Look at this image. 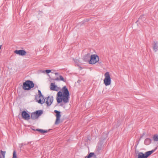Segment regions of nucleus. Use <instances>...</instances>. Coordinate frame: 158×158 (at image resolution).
<instances>
[{
    "mask_svg": "<svg viewBox=\"0 0 158 158\" xmlns=\"http://www.w3.org/2000/svg\"><path fill=\"white\" fill-rule=\"evenodd\" d=\"M50 88L51 90L58 91L60 89L53 83H51ZM69 98V93L66 86H64L57 94L56 100L59 103L63 102L64 103H68Z\"/></svg>",
    "mask_w": 158,
    "mask_h": 158,
    "instance_id": "nucleus-1",
    "label": "nucleus"
},
{
    "mask_svg": "<svg viewBox=\"0 0 158 158\" xmlns=\"http://www.w3.org/2000/svg\"><path fill=\"white\" fill-rule=\"evenodd\" d=\"M105 78L103 80L104 84L106 86H108L111 84V79L110 75L108 72L104 74Z\"/></svg>",
    "mask_w": 158,
    "mask_h": 158,
    "instance_id": "nucleus-2",
    "label": "nucleus"
},
{
    "mask_svg": "<svg viewBox=\"0 0 158 158\" xmlns=\"http://www.w3.org/2000/svg\"><path fill=\"white\" fill-rule=\"evenodd\" d=\"M34 86V84L32 81H27L23 84V88L24 90H29Z\"/></svg>",
    "mask_w": 158,
    "mask_h": 158,
    "instance_id": "nucleus-3",
    "label": "nucleus"
},
{
    "mask_svg": "<svg viewBox=\"0 0 158 158\" xmlns=\"http://www.w3.org/2000/svg\"><path fill=\"white\" fill-rule=\"evenodd\" d=\"M99 60V57L96 54L92 55L89 63V64H94L98 62Z\"/></svg>",
    "mask_w": 158,
    "mask_h": 158,
    "instance_id": "nucleus-4",
    "label": "nucleus"
},
{
    "mask_svg": "<svg viewBox=\"0 0 158 158\" xmlns=\"http://www.w3.org/2000/svg\"><path fill=\"white\" fill-rule=\"evenodd\" d=\"M154 150H152L147 152L143 154L142 152H139L138 153V158H147L149 156L151 155L154 152Z\"/></svg>",
    "mask_w": 158,
    "mask_h": 158,
    "instance_id": "nucleus-5",
    "label": "nucleus"
},
{
    "mask_svg": "<svg viewBox=\"0 0 158 158\" xmlns=\"http://www.w3.org/2000/svg\"><path fill=\"white\" fill-rule=\"evenodd\" d=\"M54 112L56 113V117L55 124H58L60 123V113L57 110H55Z\"/></svg>",
    "mask_w": 158,
    "mask_h": 158,
    "instance_id": "nucleus-6",
    "label": "nucleus"
},
{
    "mask_svg": "<svg viewBox=\"0 0 158 158\" xmlns=\"http://www.w3.org/2000/svg\"><path fill=\"white\" fill-rule=\"evenodd\" d=\"M21 115L22 118L25 120H29L30 118L29 114L25 111H23L22 112Z\"/></svg>",
    "mask_w": 158,
    "mask_h": 158,
    "instance_id": "nucleus-7",
    "label": "nucleus"
},
{
    "mask_svg": "<svg viewBox=\"0 0 158 158\" xmlns=\"http://www.w3.org/2000/svg\"><path fill=\"white\" fill-rule=\"evenodd\" d=\"M36 99L37 102L38 103L41 104H43L45 101L42 95H40V96L36 97Z\"/></svg>",
    "mask_w": 158,
    "mask_h": 158,
    "instance_id": "nucleus-8",
    "label": "nucleus"
},
{
    "mask_svg": "<svg viewBox=\"0 0 158 158\" xmlns=\"http://www.w3.org/2000/svg\"><path fill=\"white\" fill-rule=\"evenodd\" d=\"M53 101V96H48L46 99V103L48 106H50L52 103Z\"/></svg>",
    "mask_w": 158,
    "mask_h": 158,
    "instance_id": "nucleus-9",
    "label": "nucleus"
},
{
    "mask_svg": "<svg viewBox=\"0 0 158 158\" xmlns=\"http://www.w3.org/2000/svg\"><path fill=\"white\" fill-rule=\"evenodd\" d=\"M14 53L22 56H24L27 53L24 50H16L14 51Z\"/></svg>",
    "mask_w": 158,
    "mask_h": 158,
    "instance_id": "nucleus-10",
    "label": "nucleus"
},
{
    "mask_svg": "<svg viewBox=\"0 0 158 158\" xmlns=\"http://www.w3.org/2000/svg\"><path fill=\"white\" fill-rule=\"evenodd\" d=\"M153 48L155 52H156L158 50V42H155L153 44Z\"/></svg>",
    "mask_w": 158,
    "mask_h": 158,
    "instance_id": "nucleus-11",
    "label": "nucleus"
},
{
    "mask_svg": "<svg viewBox=\"0 0 158 158\" xmlns=\"http://www.w3.org/2000/svg\"><path fill=\"white\" fill-rule=\"evenodd\" d=\"M38 118V117L36 114H35V112H34L32 113L31 114V118L32 119H35Z\"/></svg>",
    "mask_w": 158,
    "mask_h": 158,
    "instance_id": "nucleus-12",
    "label": "nucleus"
},
{
    "mask_svg": "<svg viewBox=\"0 0 158 158\" xmlns=\"http://www.w3.org/2000/svg\"><path fill=\"white\" fill-rule=\"evenodd\" d=\"M35 114H36L37 116L39 117L41 115L43 114V111L41 110H38L35 112Z\"/></svg>",
    "mask_w": 158,
    "mask_h": 158,
    "instance_id": "nucleus-13",
    "label": "nucleus"
},
{
    "mask_svg": "<svg viewBox=\"0 0 158 158\" xmlns=\"http://www.w3.org/2000/svg\"><path fill=\"white\" fill-rule=\"evenodd\" d=\"M6 152L1 150L0 151V158H5Z\"/></svg>",
    "mask_w": 158,
    "mask_h": 158,
    "instance_id": "nucleus-14",
    "label": "nucleus"
},
{
    "mask_svg": "<svg viewBox=\"0 0 158 158\" xmlns=\"http://www.w3.org/2000/svg\"><path fill=\"white\" fill-rule=\"evenodd\" d=\"M36 130L37 131H38L40 132L41 133H46V132H47V131H48L47 130H43L42 129H36Z\"/></svg>",
    "mask_w": 158,
    "mask_h": 158,
    "instance_id": "nucleus-15",
    "label": "nucleus"
},
{
    "mask_svg": "<svg viewBox=\"0 0 158 158\" xmlns=\"http://www.w3.org/2000/svg\"><path fill=\"white\" fill-rule=\"evenodd\" d=\"M151 142V140L150 139H146L144 141L146 145H148Z\"/></svg>",
    "mask_w": 158,
    "mask_h": 158,
    "instance_id": "nucleus-16",
    "label": "nucleus"
},
{
    "mask_svg": "<svg viewBox=\"0 0 158 158\" xmlns=\"http://www.w3.org/2000/svg\"><path fill=\"white\" fill-rule=\"evenodd\" d=\"M93 156L95 157V156L94 153L91 152L89 154L88 156H87V157L88 158H90Z\"/></svg>",
    "mask_w": 158,
    "mask_h": 158,
    "instance_id": "nucleus-17",
    "label": "nucleus"
},
{
    "mask_svg": "<svg viewBox=\"0 0 158 158\" xmlns=\"http://www.w3.org/2000/svg\"><path fill=\"white\" fill-rule=\"evenodd\" d=\"M12 158H17V153L15 150L13 152Z\"/></svg>",
    "mask_w": 158,
    "mask_h": 158,
    "instance_id": "nucleus-18",
    "label": "nucleus"
},
{
    "mask_svg": "<svg viewBox=\"0 0 158 158\" xmlns=\"http://www.w3.org/2000/svg\"><path fill=\"white\" fill-rule=\"evenodd\" d=\"M52 70H50V69H47L45 71H43L42 72V73H44L45 72L47 73L48 74L51 72Z\"/></svg>",
    "mask_w": 158,
    "mask_h": 158,
    "instance_id": "nucleus-19",
    "label": "nucleus"
},
{
    "mask_svg": "<svg viewBox=\"0 0 158 158\" xmlns=\"http://www.w3.org/2000/svg\"><path fill=\"white\" fill-rule=\"evenodd\" d=\"M155 141H158V135H154L153 137Z\"/></svg>",
    "mask_w": 158,
    "mask_h": 158,
    "instance_id": "nucleus-20",
    "label": "nucleus"
},
{
    "mask_svg": "<svg viewBox=\"0 0 158 158\" xmlns=\"http://www.w3.org/2000/svg\"><path fill=\"white\" fill-rule=\"evenodd\" d=\"M59 79H60V80L61 81H63L64 82L65 81L64 78H63V77L61 76H60V77H59Z\"/></svg>",
    "mask_w": 158,
    "mask_h": 158,
    "instance_id": "nucleus-21",
    "label": "nucleus"
},
{
    "mask_svg": "<svg viewBox=\"0 0 158 158\" xmlns=\"http://www.w3.org/2000/svg\"><path fill=\"white\" fill-rule=\"evenodd\" d=\"M38 93H39V96H40V95H42L40 91L39 90H38Z\"/></svg>",
    "mask_w": 158,
    "mask_h": 158,
    "instance_id": "nucleus-22",
    "label": "nucleus"
},
{
    "mask_svg": "<svg viewBox=\"0 0 158 158\" xmlns=\"http://www.w3.org/2000/svg\"><path fill=\"white\" fill-rule=\"evenodd\" d=\"M59 80H60V79L58 77H57L56 79H55V80L56 81H58Z\"/></svg>",
    "mask_w": 158,
    "mask_h": 158,
    "instance_id": "nucleus-23",
    "label": "nucleus"
},
{
    "mask_svg": "<svg viewBox=\"0 0 158 158\" xmlns=\"http://www.w3.org/2000/svg\"><path fill=\"white\" fill-rule=\"evenodd\" d=\"M1 47H2V45H0V50L1 49Z\"/></svg>",
    "mask_w": 158,
    "mask_h": 158,
    "instance_id": "nucleus-24",
    "label": "nucleus"
},
{
    "mask_svg": "<svg viewBox=\"0 0 158 158\" xmlns=\"http://www.w3.org/2000/svg\"><path fill=\"white\" fill-rule=\"evenodd\" d=\"M55 75H57L58 74V73H55Z\"/></svg>",
    "mask_w": 158,
    "mask_h": 158,
    "instance_id": "nucleus-25",
    "label": "nucleus"
},
{
    "mask_svg": "<svg viewBox=\"0 0 158 158\" xmlns=\"http://www.w3.org/2000/svg\"><path fill=\"white\" fill-rule=\"evenodd\" d=\"M52 73H54V72H52Z\"/></svg>",
    "mask_w": 158,
    "mask_h": 158,
    "instance_id": "nucleus-26",
    "label": "nucleus"
}]
</instances>
